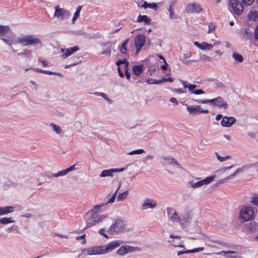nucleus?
<instances>
[{
	"instance_id": "obj_1",
	"label": "nucleus",
	"mask_w": 258,
	"mask_h": 258,
	"mask_svg": "<svg viewBox=\"0 0 258 258\" xmlns=\"http://www.w3.org/2000/svg\"><path fill=\"white\" fill-rule=\"evenodd\" d=\"M128 230L126 229V225L124 221L120 218L117 219L115 222L112 224L107 230L108 234L114 235L119 233H123Z\"/></svg>"
},
{
	"instance_id": "obj_2",
	"label": "nucleus",
	"mask_w": 258,
	"mask_h": 258,
	"mask_svg": "<svg viewBox=\"0 0 258 258\" xmlns=\"http://www.w3.org/2000/svg\"><path fill=\"white\" fill-rule=\"evenodd\" d=\"M14 43H20L23 46L35 45L37 44H41V41L39 38L34 37L33 35H26L19 37L15 40Z\"/></svg>"
},
{
	"instance_id": "obj_3",
	"label": "nucleus",
	"mask_w": 258,
	"mask_h": 258,
	"mask_svg": "<svg viewBox=\"0 0 258 258\" xmlns=\"http://www.w3.org/2000/svg\"><path fill=\"white\" fill-rule=\"evenodd\" d=\"M121 243L119 240L112 241L106 245L97 246L99 254H105L111 251L116 248L119 247Z\"/></svg>"
},
{
	"instance_id": "obj_4",
	"label": "nucleus",
	"mask_w": 258,
	"mask_h": 258,
	"mask_svg": "<svg viewBox=\"0 0 258 258\" xmlns=\"http://www.w3.org/2000/svg\"><path fill=\"white\" fill-rule=\"evenodd\" d=\"M230 11L237 16H240L243 11L242 4L238 0H230L228 3Z\"/></svg>"
},
{
	"instance_id": "obj_5",
	"label": "nucleus",
	"mask_w": 258,
	"mask_h": 258,
	"mask_svg": "<svg viewBox=\"0 0 258 258\" xmlns=\"http://www.w3.org/2000/svg\"><path fill=\"white\" fill-rule=\"evenodd\" d=\"M254 209L251 207H243L240 212V217L244 221L252 219L254 214Z\"/></svg>"
},
{
	"instance_id": "obj_6",
	"label": "nucleus",
	"mask_w": 258,
	"mask_h": 258,
	"mask_svg": "<svg viewBox=\"0 0 258 258\" xmlns=\"http://www.w3.org/2000/svg\"><path fill=\"white\" fill-rule=\"evenodd\" d=\"M186 109L190 115L195 116L201 113H208V109H203L200 105H186Z\"/></svg>"
},
{
	"instance_id": "obj_7",
	"label": "nucleus",
	"mask_w": 258,
	"mask_h": 258,
	"mask_svg": "<svg viewBox=\"0 0 258 258\" xmlns=\"http://www.w3.org/2000/svg\"><path fill=\"white\" fill-rule=\"evenodd\" d=\"M215 176V175H214L212 176H208L204 179L195 183L192 182V181H189L188 183L190 185V186L193 188L199 187L205 184H208L211 182L214 179Z\"/></svg>"
},
{
	"instance_id": "obj_8",
	"label": "nucleus",
	"mask_w": 258,
	"mask_h": 258,
	"mask_svg": "<svg viewBox=\"0 0 258 258\" xmlns=\"http://www.w3.org/2000/svg\"><path fill=\"white\" fill-rule=\"evenodd\" d=\"M146 37L142 34L137 35L135 38V45L136 49V54L138 53L141 48L144 45Z\"/></svg>"
},
{
	"instance_id": "obj_9",
	"label": "nucleus",
	"mask_w": 258,
	"mask_h": 258,
	"mask_svg": "<svg viewBox=\"0 0 258 258\" xmlns=\"http://www.w3.org/2000/svg\"><path fill=\"white\" fill-rule=\"evenodd\" d=\"M70 15V13L69 11L66 10L63 8H60L58 6L55 7L54 16L63 19L69 18Z\"/></svg>"
},
{
	"instance_id": "obj_10",
	"label": "nucleus",
	"mask_w": 258,
	"mask_h": 258,
	"mask_svg": "<svg viewBox=\"0 0 258 258\" xmlns=\"http://www.w3.org/2000/svg\"><path fill=\"white\" fill-rule=\"evenodd\" d=\"M185 11L188 13H199L202 12L203 8L198 4L192 3L187 5L185 7Z\"/></svg>"
},
{
	"instance_id": "obj_11",
	"label": "nucleus",
	"mask_w": 258,
	"mask_h": 258,
	"mask_svg": "<svg viewBox=\"0 0 258 258\" xmlns=\"http://www.w3.org/2000/svg\"><path fill=\"white\" fill-rule=\"evenodd\" d=\"M84 219L86 220V225L85 227V229L89 228L93 225L101 222L100 218L97 219V217L92 216L89 217L88 218H86V214L84 216Z\"/></svg>"
},
{
	"instance_id": "obj_12",
	"label": "nucleus",
	"mask_w": 258,
	"mask_h": 258,
	"mask_svg": "<svg viewBox=\"0 0 258 258\" xmlns=\"http://www.w3.org/2000/svg\"><path fill=\"white\" fill-rule=\"evenodd\" d=\"M236 122V119L233 117L224 116L221 121V124L224 127H229Z\"/></svg>"
},
{
	"instance_id": "obj_13",
	"label": "nucleus",
	"mask_w": 258,
	"mask_h": 258,
	"mask_svg": "<svg viewBox=\"0 0 258 258\" xmlns=\"http://www.w3.org/2000/svg\"><path fill=\"white\" fill-rule=\"evenodd\" d=\"M79 47L78 46H75L73 47L68 48L67 49L61 48L60 51L62 52H64L66 51V52L61 55V57L62 58H66L67 57L70 56L73 53L79 50Z\"/></svg>"
},
{
	"instance_id": "obj_14",
	"label": "nucleus",
	"mask_w": 258,
	"mask_h": 258,
	"mask_svg": "<svg viewBox=\"0 0 258 258\" xmlns=\"http://www.w3.org/2000/svg\"><path fill=\"white\" fill-rule=\"evenodd\" d=\"M10 33H0V39L9 45H11L14 41V35H8Z\"/></svg>"
},
{
	"instance_id": "obj_15",
	"label": "nucleus",
	"mask_w": 258,
	"mask_h": 258,
	"mask_svg": "<svg viewBox=\"0 0 258 258\" xmlns=\"http://www.w3.org/2000/svg\"><path fill=\"white\" fill-rule=\"evenodd\" d=\"M157 205L156 201L152 199L147 198L142 204L143 209H146L148 208L153 209Z\"/></svg>"
},
{
	"instance_id": "obj_16",
	"label": "nucleus",
	"mask_w": 258,
	"mask_h": 258,
	"mask_svg": "<svg viewBox=\"0 0 258 258\" xmlns=\"http://www.w3.org/2000/svg\"><path fill=\"white\" fill-rule=\"evenodd\" d=\"M96 248H98L97 246H92L89 248H84L82 250L81 253L79 254L78 256L80 257L81 255L86 253H87L88 255L99 254L98 249Z\"/></svg>"
},
{
	"instance_id": "obj_17",
	"label": "nucleus",
	"mask_w": 258,
	"mask_h": 258,
	"mask_svg": "<svg viewBox=\"0 0 258 258\" xmlns=\"http://www.w3.org/2000/svg\"><path fill=\"white\" fill-rule=\"evenodd\" d=\"M214 106L217 107L219 108H223L224 109H226L228 104L222 97L218 96L215 98V104Z\"/></svg>"
},
{
	"instance_id": "obj_18",
	"label": "nucleus",
	"mask_w": 258,
	"mask_h": 258,
	"mask_svg": "<svg viewBox=\"0 0 258 258\" xmlns=\"http://www.w3.org/2000/svg\"><path fill=\"white\" fill-rule=\"evenodd\" d=\"M104 206V205L103 204L96 205L93 209L89 211L86 214V218H88V217L89 216L90 217H92V216L97 217V213L100 210V208Z\"/></svg>"
},
{
	"instance_id": "obj_19",
	"label": "nucleus",
	"mask_w": 258,
	"mask_h": 258,
	"mask_svg": "<svg viewBox=\"0 0 258 258\" xmlns=\"http://www.w3.org/2000/svg\"><path fill=\"white\" fill-rule=\"evenodd\" d=\"M258 18V12L255 10H250L248 14L247 20L250 21H255Z\"/></svg>"
},
{
	"instance_id": "obj_20",
	"label": "nucleus",
	"mask_w": 258,
	"mask_h": 258,
	"mask_svg": "<svg viewBox=\"0 0 258 258\" xmlns=\"http://www.w3.org/2000/svg\"><path fill=\"white\" fill-rule=\"evenodd\" d=\"M101 45L106 46V48L101 53V54H105L109 56L111 54V49L112 47V44L110 42H107L101 44Z\"/></svg>"
},
{
	"instance_id": "obj_21",
	"label": "nucleus",
	"mask_w": 258,
	"mask_h": 258,
	"mask_svg": "<svg viewBox=\"0 0 258 258\" xmlns=\"http://www.w3.org/2000/svg\"><path fill=\"white\" fill-rule=\"evenodd\" d=\"M15 208L13 206L0 207V216L5 215L14 211Z\"/></svg>"
},
{
	"instance_id": "obj_22",
	"label": "nucleus",
	"mask_w": 258,
	"mask_h": 258,
	"mask_svg": "<svg viewBox=\"0 0 258 258\" xmlns=\"http://www.w3.org/2000/svg\"><path fill=\"white\" fill-rule=\"evenodd\" d=\"M144 65L141 64L138 66L135 65L132 67V71L134 74L136 76H139L143 71Z\"/></svg>"
},
{
	"instance_id": "obj_23",
	"label": "nucleus",
	"mask_w": 258,
	"mask_h": 258,
	"mask_svg": "<svg viewBox=\"0 0 258 258\" xmlns=\"http://www.w3.org/2000/svg\"><path fill=\"white\" fill-rule=\"evenodd\" d=\"M151 21V19L147 15H141L140 14L137 18L138 22H144L146 25L149 24Z\"/></svg>"
},
{
	"instance_id": "obj_24",
	"label": "nucleus",
	"mask_w": 258,
	"mask_h": 258,
	"mask_svg": "<svg viewBox=\"0 0 258 258\" xmlns=\"http://www.w3.org/2000/svg\"><path fill=\"white\" fill-rule=\"evenodd\" d=\"M141 7L145 9L147 8L152 9L155 11H156L158 9L157 5L156 3H148L146 1L143 2V4L141 5Z\"/></svg>"
},
{
	"instance_id": "obj_25",
	"label": "nucleus",
	"mask_w": 258,
	"mask_h": 258,
	"mask_svg": "<svg viewBox=\"0 0 258 258\" xmlns=\"http://www.w3.org/2000/svg\"><path fill=\"white\" fill-rule=\"evenodd\" d=\"M114 171L113 168L104 170L101 172L99 176L101 177H105L107 176L113 177V174L114 173Z\"/></svg>"
},
{
	"instance_id": "obj_26",
	"label": "nucleus",
	"mask_w": 258,
	"mask_h": 258,
	"mask_svg": "<svg viewBox=\"0 0 258 258\" xmlns=\"http://www.w3.org/2000/svg\"><path fill=\"white\" fill-rule=\"evenodd\" d=\"M254 166V164H250L249 165H243L242 167H241V168H238L234 172H233L232 174H231V176L232 177H234L235 176L236 174H237L238 173H240V172H242L243 171L244 169H247V168H250V167H252L253 166Z\"/></svg>"
},
{
	"instance_id": "obj_27",
	"label": "nucleus",
	"mask_w": 258,
	"mask_h": 258,
	"mask_svg": "<svg viewBox=\"0 0 258 258\" xmlns=\"http://www.w3.org/2000/svg\"><path fill=\"white\" fill-rule=\"evenodd\" d=\"M191 220V217H190L189 215L188 214H186L184 217H183L182 218L179 219V222L181 225H184L186 223H189L190 222Z\"/></svg>"
},
{
	"instance_id": "obj_28",
	"label": "nucleus",
	"mask_w": 258,
	"mask_h": 258,
	"mask_svg": "<svg viewBox=\"0 0 258 258\" xmlns=\"http://www.w3.org/2000/svg\"><path fill=\"white\" fill-rule=\"evenodd\" d=\"M196 101L202 103V104H206V103H210V104L214 106L215 104V98L212 99H204V100H196Z\"/></svg>"
},
{
	"instance_id": "obj_29",
	"label": "nucleus",
	"mask_w": 258,
	"mask_h": 258,
	"mask_svg": "<svg viewBox=\"0 0 258 258\" xmlns=\"http://www.w3.org/2000/svg\"><path fill=\"white\" fill-rule=\"evenodd\" d=\"M14 222L15 221L13 220V218L11 217H4L0 219V223L2 224H7L11 223H14Z\"/></svg>"
},
{
	"instance_id": "obj_30",
	"label": "nucleus",
	"mask_w": 258,
	"mask_h": 258,
	"mask_svg": "<svg viewBox=\"0 0 258 258\" xmlns=\"http://www.w3.org/2000/svg\"><path fill=\"white\" fill-rule=\"evenodd\" d=\"M232 57L238 62H242L243 60V56L237 52L233 53Z\"/></svg>"
},
{
	"instance_id": "obj_31",
	"label": "nucleus",
	"mask_w": 258,
	"mask_h": 258,
	"mask_svg": "<svg viewBox=\"0 0 258 258\" xmlns=\"http://www.w3.org/2000/svg\"><path fill=\"white\" fill-rule=\"evenodd\" d=\"M128 41V39H126L121 45L120 48V51L121 53L127 54V43Z\"/></svg>"
},
{
	"instance_id": "obj_32",
	"label": "nucleus",
	"mask_w": 258,
	"mask_h": 258,
	"mask_svg": "<svg viewBox=\"0 0 258 258\" xmlns=\"http://www.w3.org/2000/svg\"><path fill=\"white\" fill-rule=\"evenodd\" d=\"M213 242L216 243V244H220L223 246H227V247H230V248H232L233 249H237V247L236 246V245H230L229 246L228 245V244L226 243H225V242H221L219 240H213Z\"/></svg>"
},
{
	"instance_id": "obj_33",
	"label": "nucleus",
	"mask_w": 258,
	"mask_h": 258,
	"mask_svg": "<svg viewBox=\"0 0 258 258\" xmlns=\"http://www.w3.org/2000/svg\"><path fill=\"white\" fill-rule=\"evenodd\" d=\"M128 195V191L126 190L123 192L120 193L117 197V201H123L126 199Z\"/></svg>"
},
{
	"instance_id": "obj_34",
	"label": "nucleus",
	"mask_w": 258,
	"mask_h": 258,
	"mask_svg": "<svg viewBox=\"0 0 258 258\" xmlns=\"http://www.w3.org/2000/svg\"><path fill=\"white\" fill-rule=\"evenodd\" d=\"M169 242H170L173 246L174 247H180L182 248H185V246L182 244L183 241H181L179 242H176L175 240H169Z\"/></svg>"
},
{
	"instance_id": "obj_35",
	"label": "nucleus",
	"mask_w": 258,
	"mask_h": 258,
	"mask_svg": "<svg viewBox=\"0 0 258 258\" xmlns=\"http://www.w3.org/2000/svg\"><path fill=\"white\" fill-rule=\"evenodd\" d=\"M194 44L195 45H196L197 47H198V48L201 49H203V50H205V49H206V48H207V47H206L205 46L206 45H208V43H206V42H203L202 43H200L198 41H195L194 42Z\"/></svg>"
},
{
	"instance_id": "obj_36",
	"label": "nucleus",
	"mask_w": 258,
	"mask_h": 258,
	"mask_svg": "<svg viewBox=\"0 0 258 258\" xmlns=\"http://www.w3.org/2000/svg\"><path fill=\"white\" fill-rule=\"evenodd\" d=\"M120 186V184H119V186L118 187L117 189L115 190V192L112 195L111 198L108 201V202L104 205H106V204H107L108 203H112L114 202V200L116 197L117 192L118 190H119Z\"/></svg>"
},
{
	"instance_id": "obj_37",
	"label": "nucleus",
	"mask_w": 258,
	"mask_h": 258,
	"mask_svg": "<svg viewBox=\"0 0 258 258\" xmlns=\"http://www.w3.org/2000/svg\"><path fill=\"white\" fill-rule=\"evenodd\" d=\"M251 202L253 205L258 207V194H253Z\"/></svg>"
},
{
	"instance_id": "obj_38",
	"label": "nucleus",
	"mask_w": 258,
	"mask_h": 258,
	"mask_svg": "<svg viewBox=\"0 0 258 258\" xmlns=\"http://www.w3.org/2000/svg\"><path fill=\"white\" fill-rule=\"evenodd\" d=\"M50 125L52 126L53 130L57 134H59L61 131V129L60 127V126L56 125L55 124L53 123H50Z\"/></svg>"
},
{
	"instance_id": "obj_39",
	"label": "nucleus",
	"mask_w": 258,
	"mask_h": 258,
	"mask_svg": "<svg viewBox=\"0 0 258 258\" xmlns=\"http://www.w3.org/2000/svg\"><path fill=\"white\" fill-rule=\"evenodd\" d=\"M204 250V247H199L197 248H194L190 250H185V253H195L197 252H200Z\"/></svg>"
},
{
	"instance_id": "obj_40",
	"label": "nucleus",
	"mask_w": 258,
	"mask_h": 258,
	"mask_svg": "<svg viewBox=\"0 0 258 258\" xmlns=\"http://www.w3.org/2000/svg\"><path fill=\"white\" fill-rule=\"evenodd\" d=\"M116 253L118 255H123L126 253V250H125V246H121L116 251Z\"/></svg>"
},
{
	"instance_id": "obj_41",
	"label": "nucleus",
	"mask_w": 258,
	"mask_h": 258,
	"mask_svg": "<svg viewBox=\"0 0 258 258\" xmlns=\"http://www.w3.org/2000/svg\"><path fill=\"white\" fill-rule=\"evenodd\" d=\"M164 160L167 161V162L168 164L172 165L174 164L175 162L176 161V160L173 157H163L162 158Z\"/></svg>"
},
{
	"instance_id": "obj_42",
	"label": "nucleus",
	"mask_w": 258,
	"mask_h": 258,
	"mask_svg": "<svg viewBox=\"0 0 258 258\" xmlns=\"http://www.w3.org/2000/svg\"><path fill=\"white\" fill-rule=\"evenodd\" d=\"M145 151L144 149H137V150H133L130 152H128L127 153L128 155H134V154H142V153H145Z\"/></svg>"
},
{
	"instance_id": "obj_43",
	"label": "nucleus",
	"mask_w": 258,
	"mask_h": 258,
	"mask_svg": "<svg viewBox=\"0 0 258 258\" xmlns=\"http://www.w3.org/2000/svg\"><path fill=\"white\" fill-rule=\"evenodd\" d=\"M215 154L216 155L217 159L220 162H223V161H225L226 160H227V159L230 158V156H229L221 157L219 155V154L217 152H215Z\"/></svg>"
},
{
	"instance_id": "obj_44",
	"label": "nucleus",
	"mask_w": 258,
	"mask_h": 258,
	"mask_svg": "<svg viewBox=\"0 0 258 258\" xmlns=\"http://www.w3.org/2000/svg\"><path fill=\"white\" fill-rule=\"evenodd\" d=\"M125 250H126V253L128 252L138 250L139 249L138 247H134V246H129V245H126V246H125Z\"/></svg>"
},
{
	"instance_id": "obj_45",
	"label": "nucleus",
	"mask_w": 258,
	"mask_h": 258,
	"mask_svg": "<svg viewBox=\"0 0 258 258\" xmlns=\"http://www.w3.org/2000/svg\"><path fill=\"white\" fill-rule=\"evenodd\" d=\"M214 85L215 88H219L221 89H224L225 88V85L222 82L218 81L215 83Z\"/></svg>"
},
{
	"instance_id": "obj_46",
	"label": "nucleus",
	"mask_w": 258,
	"mask_h": 258,
	"mask_svg": "<svg viewBox=\"0 0 258 258\" xmlns=\"http://www.w3.org/2000/svg\"><path fill=\"white\" fill-rule=\"evenodd\" d=\"M67 174H68V172H67L66 169H64V170H62L61 171H60L56 173H55L54 174V177H59V176H60L65 175Z\"/></svg>"
},
{
	"instance_id": "obj_47",
	"label": "nucleus",
	"mask_w": 258,
	"mask_h": 258,
	"mask_svg": "<svg viewBox=\"0 0 258 258\" xmlns=\"http://www.w3.org/2000/svg\"><path fill=\"white\" fill-rule=\"evenodd\" d=\"M10 31V27L9 26H5L0 25V32H8Z\"/></svg>"
},
{
	"instance_id": "obj_48",
	"label": "nucleus",
	"mask_w": 258,
	"mask_h": 258,
	"mask_svg": "<svg viewBox=\"0 0 258 258\" xmlns=\"http://www.w3.org/2000/svg\"><path fill=\"white\" fill-rule=\"evenodd\" d=\"M31 53V51L28 49H24L22 52L18 53L17 54L18 55H24V56H28Z\"/></svg>"
},
{
	"instance_id": "obj_49",
	"label": "nucleus",
	"mask_w": 258,
	"mask_h": 258,
	"mask_svg": "<svg viewBox=\"0 0 258 258\" xmlns=\"http://www.w3.org/2000/svg\"><path fill=\"white\" fill-rule=\"evenodd\" d=\"M85 37L88 39L96 38L98 37L97 34L86 33Z\"/></svg>"
},
{
	"instance_id": "obj_50",
	"label": "nucleus",
	"mask_w": 258,
	"mask_h": 258,
	"mask_svg": "<svg viewBox=\"0 0 258 258\" xmlns=\"http://www.w3.org/2000/svg\"><path fill=\"white\" fill-rule=\"evenodd\" d=\"M85 236H86V234H84L81 236H78L77 237H76V239L77 240H79L80 239H82V241L81 242V243L82 244H85L86 243V240H85Z\"/></svg>"
},
{
	"instance_id": "obj_51",
	"label": "nucleus",
	"mask_w": 258,
	"mask_h": 258,
	"mask_svg": "<svg viewBox=\"0 0 258 258\" xmlns=\"http://www.w3.org/2000/svg\"><path fill=\"white\" fill-rule=\"evenodd\" d=\"M192 93L196 95H200L205 94V92L203 89H200L195 90L194 91H192Z\"/></svg>"
},
{
	"instance_id": "obj_52",
	"label": "nucleus",
	"mask_w": 258,
	"mask_h": 258,
	"mask_svg": "<svg viewBox=\"0 0 258 258\" xmlns=\"http://www.w3.org/2000/svg\"><path fill=\"white\" fill-rule=\"evenodd\" d=\"M232 177L231 176V175H229L228 176H227V177L224 178V179H220L218 181V182L217 183V184H221V183H223L224 182H226L228 179L231 178Z\"/></svg>"
},
{
	"instance_id": "obj_53",
	"label": "nucleus",
	"mask_w": 258,
	"mask_h": 258,
	"mask_svg": "<svg viewBox=\"0 0 258 258\" xmlns=\"http://www.w3.org/2000/svg\"><path fill=\"white\" fill-rule=\"evenodd\" d=\"M170 218L173 220H178V221L179 219H181L180 218L178 217L177 213L175 211H174L172 216L170 217Z\"/></svg>"
},
{
	"instance_id": "obj_54",
	"label": "nucleus",
	"mask_w": 258,
	"mask_h": 258,
	"mask_svg": "<svg viewBox=\"0 0 258 258\" xmlns=\"http://www.w3.org/2000/svg\"><path fill=\"white\" fill-rule=\"evenodd\" d=\"M216 29V25L213 23H210L209 25V30L208 32H212L215 31Z\"/></svg>"
},
{
	"instance_id": "obj_55",
	"label": "nucleus",
	"mask_w": 258,
	"mask_h": 258,
	"mask_svg": "<svg viewBox=\"0 0 258 258\" xmlns=\"http://www.w3.org/2000/svg\"><path fill=\"white\" fill-rule=\"evenodd\" d=\"M105 229L104 228H101L100 229L98 232L100 234L105 237L106 238L108 239L109 238L108 236L104 233Z\"/></svg>"
},
{
	"instance_id": "obj_56",
	"label": "nucleus",
	"mask_w": 258,
	"mask_h": 258,
	"mask_svg": "<svg viewBox=\"0 0 258 258\" xmlns=\"http://www.w3.org/2000/svg\"><path fill=\"white\" fill-rule=\"evenodd\" d=\"M126 59H118L116 62V65L118 67H119V66L121 64H124V63L126 62Z\"/></svg>"
},
{
	"instance_id": "obj_57",
	"label": "nucleus",
	"mask_w": 258,
	"mask_h": 258,
	"mask_svg": "<svg viewBox=\"0 0 258 258\" xmlns=\"http://www.w3.org/2000/svg\"><path fill=\"white\" fill-rule=\"evenodd\" d=\"M254 0H241L242 3L247 6L251 5L254 2Z\"/></svg>"
},
{
	"instance_id": "obj_58",
	"label": "nucleus",
	"mask_w": 258,
	"mask_h": 258,
	"mask_svg": "<svg viewBox=\"0 0 258 258\" xmlns=\"http://www.w3.org/2000/svg\"><path fill=\"white\" fill-rule=\"evenodd\" d=\"M82 6H78L77 10H76V12L74 14V16H75V17H79V15H80V11L82 9Z\"/></svg>"
},
{
	"instance_id": "obj_59",
	"label": "nucleus",
	"mask_w": 258,
	"mask_h": 258,
	"mask_svg": "<svg viewBox=\"0 0 258 258\" xmlns=\"http://www.w3.org/2000/svg\"><path fill=\"white\" fill-rule=\"evenodd\" d=\"M197 87V86L195 84H189L188 85V90L192 93V91H194L195 89Z\"/></svg>"
},
{
	"instance_id": "obj_60",
	"label": "nucleus",
	"mask_w": 258,
	"mask_h": 258,
	"mask_svg": "<svg viewBox=\"0 0 258 258\" xmlns=\"http://www.w3.org/2000/svg\"><path fill=\"white\" fill-rule=\"evenodd\" d=\"M75 165L76 164H74L73 165L69 167V168L66 169L68 173L72 171H73L75 169H76V168H75Z\"/></svg>"
},
{
	"instance_id": "obj_61",
	"label": "nucleus",
	"mask_w": 258,
	"mask_h": 258,
	"mask_svg": "<svg viewBox=\"0 0 258 258\" xmlns=\"http://www.w3.org/2000/svg\"><path fill=\"white\" fill-rule=\"evenodd\" d=\"M44 175L47 177L48 178H52L53 177H54V174L50 173L49 172H46Z\"/></svg>"
},
{
	"instance_id": "obj_62",
	"label": "nucleus",
	"mask_w": 258,
	"mask_h": 258,
	"mask_svg": "<svg viewBox=\"0 0 258 258\" xmlns=\"http://www.w3.org/2000/svg\"><path fill=\"white\" fill-rule=\"evenodd\" d=\"M164 64L161 66V69L162 70H166L167 69V66H168V63L166 62V60H164L163 61Z\"/></svg>"
},
{
	"instance_id": "obj_63",
	"label": "nucleus",
	"mask_w": 258,
	"mask_h": 258,
	"mask_svg": "<svg viewBox=\"0 0 258 258\" xmlns=\"http://www.w3.org/2000/svg\"><path fill=\"white\" fill-rule=\"evenodd\" d=\"M166 210L168 217H170V216L172 214V212L174 211V210L171 208H167Z\"/></svg>"
},
{
	"instance_id": "obj_64",
	"label": "nucleus",
	"mask_w": 258,
	"mask_h": 258,
	"mask_svg": "<svg viewBox=\"0 0 258 258\" xmlns=\"http://www.w3.org/2000/svg\"><path fill=\"white\" fill-rule=\"evenodd\" d=\"M154 81L155 80L152 78L147 79L145 80L146 82L148 84H154Z\"/></svg>"
}]
</instances>
